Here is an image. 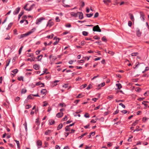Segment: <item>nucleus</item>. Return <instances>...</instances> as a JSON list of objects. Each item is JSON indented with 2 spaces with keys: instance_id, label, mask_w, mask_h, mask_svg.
Returning a JSON list of instances; mask_svg holds the SVG:
<instances>
[{
  "instance_id": "nucleus-1",
  "label": "nucleus",
  "mask_w": 149,
  "mask_h": 149,
  "mask_svg": "<svg viewBox=\"0 0 149 149\" xmlns=\"http://www.w3.org/2000/svg\"><path fill=\"white\" fill-rule=\"evenodd\" d=\"M35 30L36 28H34L31 29L30 31L25 34H22L18 36V38L19 39H20L24 37H26L33 33Z\"/></svg>"
},
{
  "instance_id": "nucleus-2",
  "label": "nucleus",
  "mask_w": 149,
  "mask_h": 149,
  "mask_svg": "<svg viewBox=\"0 0 149 149\" xmlns=\"http://www.w3.org/2000/svg\"><path fill=\"white\" fill-rule=\"evenodd\" d=\"M45 19V18L42 17L38 18L36 20V24L39 25L42 22V20Z\"/></svg>"
},
{
  "instance_id": "nucleus-3",
  "label": "nucleus",
  "mask_w": 149,
  "mask_h": 149,
  "mask_svg": "<svg viewBox=\"0 0 149 149\" xmlns=\"http://www.w3.org/2000/svg\"><path fill=\"white\" fill-rule=\"evenodd\" d=\"M93 31H94L101 32V29H100L98 25L94 26L93 28Z\"/></svg>"
},
{
  "instance_id": "nucleus-4",
  "label": "nucleus",
  "mask_w": 149,
  "mask_h": 149,
  "mask_svg": "<svg viewBox=\"0 0 149 149\" xmlns=\"http://www.w3.org/2000/svg\"><path fill=\"white\" fill-rule=\"evenodd\" d=\"M54 24V22L51 21V20H49L47 22V26L49 27V28L51 27Z\"/></svg>"
},
{
  "instance_id": "nucleus-5",
  "label": "nucleus",
  "mask_w": 149,
  "mask_h": 149,
  "mask_svg": "<svg viewBox=\"0 0 149 149\" xmlns=\"http://www.w3.org/2000/svg\"><path fill=\"white\" fill-rule=\"evenodd\" d=\"M37 86H39L40 87H43L45 86L44 84L41 83L40 81L38 82L36 84Z\"/></svg>"
},
{
  "instance_id": "nucleus-6",
  "label": "nucleus",
  "mask_w": 149,
  "mask_h": 149,
  "mask_svg": "<svg viewBox=\"0 0 149 149\" xmlns=\"http://www.w3.org/2000/svg\"><path fill=\"white\" fill-rule=\"evenodd\" d=\"M37 145L38 147V148H41L42 145V143L40 140H38L36 142Z\"/></svg>"
},
{
  "instance_id": "nucleus-7",
  "label": "nucleus",
  "mask_w": 149,
  "mask_h": 149,
  "mask_svg": "<svg viewBox=\"0 0 149 149\" xmlns=\"http://www.w3.org/2000/svg\"><path fill=\"white\" fill-rule=\"evenodd\" d=\"M79 15V18L80 19H82L84 18L83 14L81 12H77V15Z\"/></svg>"
},
{
  "instance_id": "nucleus-8",
  "label": "nucleus",
  "mask_w": 149,
  "mask_h": 149,
  "mask_svg": "<svg viewBox=\"0 0 149 149\" xmlns=\"http://www.w3.org/2000/svg\"><path fill=\"white\" fill-rule=\"evenodd\" d=\"M140 16H141V19H142L143 21H144V20L145 19V17H144V15L143 13L142 12H140Z\"/></svg>"
},
{
  "instance_id": "nucleus-9",
  "label": "nucleus",
  "mask_w": 149,
  "mask_h": 149,
  "mask_svg": "<svg viewBox=\"0 0 149 149\" xmlns=\"http://www.w3.org/2000/svg\"><path fill=\"white\" fill-rule=\"evenodd\" d=\"M136 35L137 36L139 37L141 36V33L140 31V30L139 29H137L136 31Z\"/></svg>"
},
{
  "instance_id": "nucleus-10",
  "label": "nucleus",
  "mask_w": 149,
  "mask_h": 149,
  "mask_svg": "<svg viewBox=\"0 0 149 149\" xmlns=\"http://www.w3.org/2000/svg\"><path fill=\"white\" fill-rule=\"evenodd\" d=\"M103 2L107 5H109L111 3V1L110 0H104Z\"/></svg>"
},
{
  "instance_id": "nucleus-11",
  "label": "nucleus",
  "mask_w": 149,
  "mask_h": 149,
  "mask_svg": "<svg viewBox=\"0 0 149 149\" xmlns=\"http://www.w3.org/2000/svg\"><path fill=\"white\" fill-rule=\"evenodd\" d=\"M70 15L72 17H76L77 16V13H75L74 12H71L70 13Z\"/></svg>"
},
{
  "instance_id": "nucleus-12",
  "label": "nucleus",
  "mask_w": 149,
  "mask_h": 149,
  "mask_svg": "<svg viewBox=\"0 0 149 149\" xmlns=\"http://www.w3.org/2000/svg\"><path fill=\"white\" fill-rule=\"evenodd\" d=\"M40 66L38 64H35L33 65V68L36 70H38L40 68Z\"/></svg>"
},
{
  "instance_id": "nucleus-13",
  "label": "nucleus",
  "mask_w": 149,
  "mask_h": 149,
  "mask_svg": "<svg viewBox=\"0 0 149 149\" xmlns=\"http://www.w3.org/2000/svg\"><path fill=\"white\" fill-rule=\"evenodd\" d=\"M63 116V113L62 112H59L57 113L56 115V116L58 118H59L62 117Z\"/></svg>"
},
{
  "instance_id": "nucleus-14",
  "label": "nucleus",
  "mask_w": 149,
  "mask_h": 149,
  "mask_svg": "<svg viewBox=\"0 0 149 149\" xmlns=\"http://www.w3.org/2000/svg\"><path fill=\"white\" fill-rule=\"evenodd\" d=\"M11 61L10 59H8L6 61V66L5 67V69H6V67L8 66L10 63Z\"/></svg>"
},
{
  "instance_id": "nucleus-15",
  "label": "nucleus",
  "mask_w": 149,
  "mask_h": 149,
  "mask_svg": "<svg viewBox=\"0 0 149 149\" xmlns=\"http://www.w3.org/2000/svg\"><path fill=\"white\" fill-rule=\"evenodd\" d=\"M52 131L50 130H47L45 132V134L46 135H49L52 132Z\"/></svg>"
},
{
  "instance_id": "nucleus-16",
  "label": "nucleus",
  "mask_w": 149,
  "mask_h": 149,
  "mask_svg": "<svg viewBox=\"0 0 149 149\" xmlns=\"http://www.w3.org/2000/svg\"><path fill=\"white\" fill-rule=\"evenodd\" d=\"M43 55H40L38 56L37 57V59L38 61H40Z\"/></svg>"
},
{
  "instance_id": "nucleus-17",
  "label": "nucleus",
  "mask_w": 149,
  "mask_h": 149,
  "mask_svg": "<svg viewBox=\"0 0 149 149\" xmlns=\"http://www.w3.org/2000/svg\"><path fill=\"white\" fill-rule=\"evenodd\" d=\"M49 125H51L54 124L55 123V121L52 120L51 119L49 120Z\"/></svg>"
},
{
  "instance_id": "nucleus-18",
  "label": "nucleus",
  "mask_w": 149,
  "mask_h": 149,
  "mask_svg": "<svg viewBox=\"0 0 149 149\" xmlns=\"http://www.w3.org/2000/svg\"><path fill=\"white\" fill-rule=\"evenodd\" d=\"M130 19L132 21L134 22V18L133 15L132 14H130Z\"/></svg>"
},
{
  "instance_id": "nucleus-19",
  "label": "nucleus",
  "mask_w": 149,
  "mask_h": 149,
  "mask_svg": "<svg viewBox=\"0 0 149 149\" xmlns=\"http://www.w3.org/2000/svg\"><path fill=\"white\" fill-rule=\"evenodd\" d=\"M47 91V90L46 89H43L41 91V93L42 94L45 95Z\"/></svg>"
},
{
  "instance_id": "nucleus-20",
  "label": "nucleus",
  "mask_w": 149,
  "mask_h": 149,
  "mask_svg": "<svg viewBox=\"0 0 149 149\" xmlns=\"http://www.w3.org/2000/svg\"><path fill=\"white\" fill-rule=\"evenodd\" d=\"M116 85L117 87L119 89H120L122 88L121 85L120 83L116 84Z\"/></svg>"
},
{
  "instance_id": "nucleus-21",
  "label": "nucleus",
  "mask_w": 149,
  "mask_h": 149,
  "mask_svg": "<svg viewBox=\"0 0 149 149\" xmlns=\"http://www.w3.org/2000/svg\"><path fill=\"white\" fill-rule=\"evenodd\" d=\"M24 12L23 11H21L18 15V19L19 20L20 17L23 14Z\"/></svg>"
},
{
  "instance_id": "nucleus-22",
  "label": "nucleus",
  "mask_w": 149,
  "mask_h": 149,
  "mask_svg": "<svg viewBox=\"0 0 149 149\" xmlns=\"http://www.w3.org/2000/svg\"><path fill=\"white\" fill-rule=\"evenodd\" d=\"M63 127V125L62 124H60L58 126L57 129L58 130H59L61 129Z\"/></svg>"
},
{
  "instance_id": "nucleus-23",
  "label": "nucleus",
  "mask_w": 149,
  "mask_h": 149,
  "mask_svg": "<svg viewBox=\"0 0 149 149\" xmlns=\"http://www.w3.org/2000/svg\"><path fill=\"white\" fill-rule=\"evenodd\" d=\"M93 13H91L89 14H86V16L88 17H91L93 15Z\"/></svg>"
},
{
  "instance_id": "nucleus-24",
  "label": "nucleus",
  "mask_w": 149,
  "mask_h": 149,
  "mask_svg": "<svg viewBox=\"0 0 149 149\" xmlns=\"http://www.w3.org/2000/svg\"><path fill=\"white\" fill-rule=\"evenodd\" d=\"M35 60V57L33 58H28L27 60V61H34Z\"/></svg>"
},
{
  "instance_id": "nucleus-25",
  "label": "nucleus",
  "mask_w": 149,
  "mask_h": 149,
  "mask_svg": "<svg viewBox=\"0 0 149 149\" xmlns=\"http://www.w3.org/2000/svg\"><path fill=\"white\" fill-rule=\"evenodd\" d=\"M19 10H15L13 12V14L15 15L19 13Z\"/></svg>"
},
{
  "instance_id": "nucleus-26",
  "label": "nucleus",
  "mask_w": 149,
  "mask_h": 149,
  "mask_svg": "<svg viewBox=\"0 0 149 149\" xmlns=\"http://www.w3.org/2000/svg\"><path fill=\"white\" fill-rule=\"evenodd\" d=\"M23 48V46H22L21 47H20L19 50V54H20L21 53V52L22 50V48Z\"/></svg>"
},
{
  "instance_id": "nucleus-27",
  "label": "nucleus",
  "mask_w": 149,
  "mask_h": 149,
  "mask_svg": "<svg viewBox=\"0 0 149 149\" xmlns=\"http://www.w3.org/2000/svg\"><path fill=\"white\" fill-rule=\"evenodd\" d=\"M65 129L66 131H69L70 130V128L69 127L67 126L65 127Z\"/></svg>"
},
{
  "instance_id": "nucleus-28",
  "label": "nucleus",
  "mask_w": 149,
  "mask_h": 149,
  "mask_svg": "<svg viewBox=\"0 0 149 149\" xmlns=\"http://www.w3.org/2000/svg\"><path fill=\"white\" fill-rule=\"evenodd\" d=\"M113 95H110L108 96L107 97V99H109V100H111V99L113 98Z\"/></svg>"
},
{
  "instance_id": "nucleus-29",
  "label": "nucleus",
  "mask_w": 149,
  "mask_h": 149,
  "mask_svg": "<svg viewBox=\"0 0 149 149\" xmlns=\"http://www.w3.org/2000/svg\"><path fill=\"white\" fill-rule=\"evenodd\" d=\"M62 2H63V6L65 7H70V6L69 5H65L64 2H65V0H62Z\"/></svg>"
},
{
  "instance_id": "nucleus-30",
  "label": "nucleus",
  "mask_w": 149,
  "mask_h": 149,
  "mask_svg": "<svg viewBox=\"0 0 149 149\" xmlns=\"http://www.w3.org/2000/svg\"><path fill=\"white\" fill-rule=\"evenodd\" d=\"M18 72V70L17 69H14L12 71V72L14 74H16Z\"/></svg>"
},
{
  "instance_id": "nucleus-31",
  "label": "nucleus",
  "mask_w": 149,
  "mask_h": 149,
  "mask_svg": "<svg viewBox=\"0 0 149 149\" xmlns=\"http://www.w3.org/2000/svg\"><path fill=\"white\" fill-rule=\"evenodd\" d=\"M138 54V53L137 52L133 53L131 54V55L132 56H136Z\"/></svg>"
},
{
  "instance_id": "nucleus-32",
  "label": "nucleus",
  "mask_w": 149,
  "mask_h": 149,
  "mask_svg": "<svg viewBox=\"0 0 149 149\" xmlns=\"http://www.w3.org/2000/svg\"><path fill=\"white\" fill-rule=\"evenodd\" d=\"M26 90L24 88H23L22 89L21 93H25L26 92Z\"/></svg>"
},
{
  "instance_id": "nucleus-33",
  "label": "nucleus",
  "mask_w": 149,
  "mask_h": 149,
  "mask_svg": "<svg viewBox=\"0 0 149 149\" xmlns=\"http://www.w3.org/2000/svg\"><path fill=\"white\" fill-rule=\"evenodd\" d=\"M82 34L84 36H87L88 34V33L85 31H84L82 32Z\"/></svg>"
},
{
  "instance_id": "nucleus-34",
  "label": "nucleus",
  "mask_w": 149,
  "mask_h": 149,
  "mask_svg": "<svg viewBox=\"0 0 149 149\" xmlns=\"http://www.w3.org/2000/svg\"><path fill=\"white\" fill-rule=\"evenodd\" d=\"M108 53L109 54H110V55H111L112 56L113 55L114 53V52H113V51H109L108 52Z\"/></svg>"
},
{
  "instance_id": "nucleus-35",
  "label": "nucleus",
  "mask_w": 149,
  "mask_h": 149,
  "mask_svg": "<svg viewBox=\"0 0 149 149\" xmlns=\"http://www.w3.org/2000/svg\"><path fill=\"white\" fill-rule=\"evenodd\" d=\"M17 79L19 81H21V80H22V81H23V77L22 76L19 77L17 78Z\"/></svg>"
},
{
  "instance_id": "nucleus-36",
  "label": "nucleus",
  "mask_w": 149,
  "mask_h": 149,
  "mask_svg": "<svg viewBox=\"0 0 149 149\" xmlns=\"http://www.w3.org/2000/svg\"><path fill=\"white\" fill-rule=\"evenodd\" d=\"M54 40L55 39L56 41L58 42L60 40V39L59 38H57L56 37H55L54 38Z\"/></svg>"
},
{
  "instance_id": "nucleus-37",
  "label": "nucleus",
  "mask_w": 149,
  "mask_h": 149,
  "mask_svg": "<svg viewBox=\"0 0 149 149\" xmlns=\"http://www.w3.org/2000/svg\"><path fill=\"white\" fill-rule=\"evenodd\" d=\"M32 96V95H29L28 96L27 98L30 99H33V97Z\"/></svg>"
},
{
  "instance_id": "nucleus-38",
  "label": "nucleus",
  "mask_w": 149,
  "mask_h": 149,
  "mask_svg": "<svg viewBox=\"0 0 149 149\" xmlns=\"http://www.w3.org/2000/svg\"><path fill=\"white\" fill-rule=\"evenodd\" d=\"M87 134V133H85L83 134L81 136H79L78 137L79 138H80V139L82 138L84 136L86 135Z\"/></svg>"
},
{
  "instance_id": "nucleus-39",
  "label": "nucleus",
  "mask_w": 149,
  "mask_h": 149,
  "mask_svg": "<svg viewBox=\"0 0 149 149\" xmlns=\"http://www.w3.org/2000/svg\"><path fill=\"white\" fill-rule=\"evenodd\" d=\"M138 121L136 120L134 123H133L132 124V126H135L138 123Z\"/></svg>"
},
{
  "instance_id": "nucleus-40",
  "label": "nucleus",
  "mask_w": 149,
  "mask_h": 149,
  "mask_svg": "<svg viewBox=\"0 0 149 149\" xmlns=\"http://www.w3.org/2000/svg\"><path fill=\"white\" fill-rule=\"evenodd\" d=\"M48 103L46 102L45 101L43 102V104H42V106L43 107H45L47 105Z\"/></svg>"
},
{
  "instance_id": "nucleus-41",
  "label": "nucleus",
  "mask_w": 149,
  "mask_h": 149,
  "mask_svg": "<svg viewBox=\"0 0 149 149\" xmlns=\"http://www.w3.org/2000/svg\"><path fill=\"white\" fill-rule=\"evenodd\" d=\"M26 55L27 57H31L33 56V54L27 53L26 54Z\"/></svg>"
},
{
  "instance_id": "nucleus-42",
  "label": "nucleus",
  "mask_w": 149,
  "mask_h": 149,
  "mask_svg": "<svg viewBox=\"0 0 149 149\" xmlns=\"http://www.w3.org/2000/svg\"><path fill=\"white\" fill-rule=\"evenodd\" d=\"M141 90V89L139 87H137L136 88V91L139 92Z\"/></svg>"
},
{
  "instance_id": "nucleus-43",
  "label": "nucleus",
  "mask_w": 149,
  "mask_h": 149,
  "mask_svg": "<svg viewBox=\"0 0 149 149\" xmlns=\"http://www.w3.org/2000/svg\"><path fill=\"white\" fill-rule=\"evenodd\" d=\"M102 40L104 42H106L107 41V39L105 36H103L102 38Z\"/></svg>"
},
{
  "instance_id": "nucleus-44",
  "label": "nucleus",
  "mask_w": 149,
  "mask_h": 149,
  "mask_svg": "<svg viewBox=\"0 0 149 149\" xmlns=\"http://www.w3.org/2000/svg\"><path fill=\"white\" fill-rule=\"evenodd\" d=\"M55 20L56 22H59L60 21V19L59 18V17H56L55 18Z\"/></svg>"
},
{
  "instance_id": "nucleus-45",
  "label": "nucleus",
  "mask_w": 149,
  "mask_h": 149,
  "mask_svg": "<svg viewBox=\"0 0 149 149\" xmlns=\"http://www.w3.org/2000/svg\"><path fill=\"white\" fill-rule=\"evenodd\" d=\"M31 106L30 105H27L25 106V108L26 109H29V108H31Z\"/></svg>"
},
{
  "instance_id": "nucleus-46",
  "label": "nucleus",
  "mask_w": 149,
  "mask_h": 149,
  "mask_svg": "<svg viewBox=\"0 0 149 149\" xmlns=\"http://www.w3.org/2000/svg\"><path fill=\"white\" fill-rule=\"evenodd\" d=\"M23 125L24 126L26 131L27 129V123L26 121L25 122V123Z\"/></svg>"
},
{
  "instance_id": "nucleus-47",
  "label": "nucleus",
  "mask_w": 149,
  "mask_h": 149,
  "mask_svg": "<svg viewBox=\"0 0 149 149\" xmlns=\"http://www.w3.org/2000/svg\"><path fill=\"white\" fill-rule=\"evenodd\" d=\"M92 88V85L91 84H90L88 85V86L87 87L86 89L87 90H88V89H91Z\"/></svg>"
},
{
  "instance_id": "nucleus-48",
  "label": "nucleus",
  "mask_w": 149,
  "mask_h": 149,
  "mask_svg": "<svg viewBox=\"0 0 149 149\" xmlns=\"http://www.w3.org/2000/svg\"><path fill=\"white\" fill-rule=\"evenodd\" d=\"M99 16V14L97 12H96L94 16V18H96L97 17Z\"/></svg>"
},
{
  "instance_id": "nucleus-49",
  "label": "nucleus",
  "mask_w": 149,
  "mask_h": 149,
  "mask_svg": "<svg viewBox=\"0 0 149 149\" xmlns=\"http://www.w3.org/2000/svg\"><path fill=\"white\" fill-rule=\"evenodd\" d=\"M80 101L79 100H75L74 102V103L75 104H77L79 101Z\"/></svg>"
},
{
  "instance_id": "nucleus-50",
  "label": "nucleus",
  "mask_w": 149,
  "mask_h": 149,
  "mask_svg": "<svg viewBox=\"0 0 149 149\" xmlns=\"http://www.w3.org/2000/svg\"><path fill=\"white\" fill-rule=\"evenodd\" d=\"M15 141L17 145L18 148H19V141H17V140H15Z\"/></svg>"
},
{
  "instance_id": "nucleus-51",
  "label": "nucleus",
  "mask_w": 149,
  "mask_h": 149,
  "mask_svg": "<svg viewBox=\"0 0 149 149\" xmlns=\"http://www.w3.org/2000/svg\"><path fill=\"white\" fill-rule=\"evenodd\" d=\"M84 116L86 118H88L90 116L87 113H86L84 115Z\"/></svg>"
},
{
  "instance_id": "nucleus-52",
  "label": "nucleus",
  "mask_w": 149,
  "mask_h": 149,
  "mask_svg": "<svg viewBox=\"0 0 149 149\" xmlns=\"http://www.w3.org/2000/svg\"><path fill=\"white\" fill-rule=\"evenodd\" d=\"M36 123L37 125H40V123L38 119H36Z\"/></svg>"
},
{
  "instance_id": "nucleus-53",
  "label": "nucleus",
  "mask_w": 149,
  "mask_h": 149,
  "mask_svg": "<svg viewBox=\"0 0 149 149\" xmlns=\"http://www.w3.org/2000/svg\"><path fill=\"white\" fill-rule=\"evenodd\" d=\"M20 99V97H16L15 101L16 102H17Z\"/></svg>"
},
{
  "instance_id": "nucleus-54",
  "label": "nucleus",
  "mask_w": 149,
  "mask_h": 149,
  "mask_svg": "<svg viewBox=\"0 0 149 149\" xmlns=\"http://www.w3.org/2000/svg\"><path fill=\"white\" fill-rule=\"evenodd\" d=\"M67 119V116H65L64 118L62 119V120L63 121L66 120Z\"/></svg>"
},
{
  "instance_id": "nucleus-55",
  "label": "nucleus",
  "mask_w": 149,
  "mask_h": 149,
  "mask_svg": "<svg viewBox=\"0 0 149 149\" xmlns=\"http://www.w3.org/2000/svg\"><path fill=\"white\" fill-rule=\"evenodd\" d=\"M119 105H120V106H121L123 108H125V106L122 103H120L119 104Z\"/></svg>"
},
{
  "instance_id": "nucleus-56",
  "label": "nucleus",
  "mask_w": 149,
  "mask_h": 149,
  "mask_svg": "<svg viewBox=\"0 0 149 149\" xmlns=\"http://www.w3.org/2000/svg\"><path fill=\"white\" fill-rule=\"evenodd\" d=\"M100 105H99L98 106L95 108L94 109V110H96L97 109H100Z\"/></svg>"
},
{
  "instance_id": "nucleus-57",
  "label": "nucleus",
  "mask_w": 149,
  "mask_h": 149,
  "mask_svg": "<svg viewBox=\"0 0 149 149\" xmlns=\"http://www.w3.org/2000/svg\"><path fill=\"white\" fill-rule=\"evenodd\" d=\"M35 5L34 4H33L30 7L29 9H33L34 8V7L35 6Z\"/></svg>"
},
{
  "instance_id": "nucleus-58",
  "label": "nucleus",
  "mask_w": 149,
  "mask_h": 149,
  "mask_svg": "<svg viewBox=\"0 0 149 149\" xmlns=\"http://www.w3.org/2000/svg\"><path fill=\"white\" fill-rule=\"evenodd\" d=\"M93 38L95 40L99 39H100V38L98 37L97 36H94Z\"/></svg>"
},
{
  "instance_id": "nucleus-59",
  "label": "nucleus",
  "mask_w": 149,
  "mask_h": 149,
  "mask_svg": "<svg viewBox=\"0 0 149 149\" xmlns=\"http://www.w3.org/2000/svg\"><path fill=\"white\" fill-rule=\"evenodd\" d=\"M119 112V110H116V111H114L113 113V114L114 115L116 114H117Z\"/></svg>"
},
{
  "instance_id": "nucleus-60",
  "label": "nucleus",
  "mask_w": 149,
  "mask_h": 149,
  "mask_svg": "<svg viewBox=\"0 0 149 149\" xmlns=\"http://www.w3.org/2000/svg\"><path fill=\"white\" fill-rule=\"evenodd\" d=\"M132 22L131 21H130L128 22V26H130V27H131L132 26Z\"/></svg>"
},
{
  "instance_id": "nucleus-61",
  "label": "nucleus",
  "mask_w": 149,
  "mask_h": 149,
  "mask_svg": "<svg viewBox=\"0 0 149 149\" xmlns=\"http://www.w3.org/2000/svg\"><path fill=\"white\" fill-rule=\"evenodd\" d=\"M83 96H81V94H79L76 97L77 98H80L81 97H82Z\"/></svg>"
},
{
  "instance_id": "nucleus-62",
  "label": "nucleus",
  "mask_w": 149,
  "mask_h": 149,
  "mask_svg": "<svg viewBox=\"0 0 149 149\" xmlns=\"http://www.w3.org/2000/svg\"><path fill=\"white\" fill-rule=\"evenodd\" d=\"M147 102V101H143V102H142V104H143L146 107L147 106V104H145V102Z\"/></svg>"
},
{
  "instance_id": "nucleus-63",
  "label": "nucleus",
  "mask_w": 149,
  "mask_h": 149,
  "mask_svg": "<svg viewBox=\"0 0 149 149\" xmlns=\"http://www.w3.org/2000/svg\"><path fill=\"white\" fill-rule=\"evenodd\" d=\"M121 112L124 114H125L127 113V111L126 110H123L121 111Z\"/></svg>"
},
{
  "instance_id": "nucleus-64",
  "label": "nucleus",
  "mask_w": 149,
  "mask_h": 149,
  "mask_svg": "<svg viewBox=\"0 0 149 149\" xmlns=\"http://www.w3.org/2000/svg\"><path fill=\"white\" fill-rule=\"evenodd\" d=\"M40 50H37L36 51V55H38L40 53Z\"/></svg>"
}]
</instances>
